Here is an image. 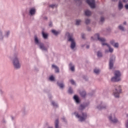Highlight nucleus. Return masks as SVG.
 Listing matches in <instances>:
<instances>
[{"instance_id":"24","label":"nucleus","mask_w":128,"mask_h":128,"mask_svg":"<svg viewBox=\"0 0 128 128\" xmlns=\"http://www.w3.org/2000/svg\"><path fill=\"white\" fill-rule=\"evenodd\" d=\"M80 95L81 96H82V98H84L86 95V92H85V91H82L80 92Z\"/></svg>"},{"instance_id":"16","label":"nucleus","mask_w":128,"mask_h":128,"mask_svg":"<svg viewBox=\"0 0 128 128\" xmlns=\"http://www.w3.org/2000/svg\"><path fill=\"white\" fill-rule=\"evenodd\" d=\"M122 8H124V4H122V1L120 0L118 3V10H122Z\"/></svg>"},{"instance_id":"38","label":"nucleus","mask_w":128,"mask_h":128,"mask_svg":"<svg viewBox=\"0 0 128 128\" xmlns=\"http://www.w3.org/2000/svg\"><path fill=\"white\" fill-rule=\"evenodd\" d=\"M75 2L78 4H82V0H75Z\"/></svg>"},{"instance_id":"46","label":"nucleus","mask_w":128,"mask_h":128,"mask_svg":"<svg viewBox=\"0 0 128 128\" xmlns=\"http://www.w3.org/2000/svg\"><path fill=\"white\" fill-rule=\"evenodd\" d=\"M123 24L126 26V22H124V23H123Z\"/></svg>"},{"instance_id":"13","label":"nucleus","mask_w":128,"mask_h":128,"mask_svg":"<svg viewBox=\"0 0 128 128\" xmlns=\"http://www.w3.org/2000/svg\"><path fill=\"white\" fill-rule=\"evenodd\" d=\"M39 46L40 49L42 50H48V47H46L44 44L42 43H40V45L38 46Z\"/></svg>"},{"instance_id":"40","label":"nucleus","mask_w":128,"mask_h":128,"mask_svg":"<svg viewBox=\"0 0 128 128\" xmlns=\"http://www.w3.org/2000/svg\"><path fill=\"white\" fill-rule=\"evenodd\" d=\"M70 82L72 84H76V83L74 82V81L73 80H70Z\"/></svg>"},{"instance_id":"34","label":"nucleus","mask_w":128,"mask_h":128,"mask_svg":"<svg viewBox=\"0 0 128 128\" xmlns=\"http://www.w3.org/2000/svg\"><path fill=\"white\" fill-rule=\"evenodd\" d=\"M110 44L114 46V44H116V42H114V40H111L110 41Z\"/></svg>"},{"instance_id":"19","label":"nucleus","mask_w":128,"mask_h":128,"mask_svg":"<svg viewBox=\"0 0 128 128\" xmlns=\"http://www.w3.org/2000/svg\"><path fill=\"white\" fill-rule=\"evenodd\" d=\"M69 68L72 72H74V65L72 63H70L69 64Z\"/></svg>"},{"instance_id":"31","label":"nucleus","mask_w":128,"mask_h":128,"mask_svg":"<svg viewBox=\"0 0 128 128\" xmlns=\"http://www.w3.org/2000/svg\"><path fill=\"white\" fill-rule=\"evenodd\" d=\"M90 22V20L88 18H86L85 20V24H88Z\"/></svg>"},{"instance_id":"27","label":"nucleus","mask_w":128,"mask_h":128,"mask_svg":"<svg viewBox=\"0 0 128 128\" xmlns=\"http://www.w3.org/2000/svg\"><path fill=\"white\" fill-rule=\"evenodd\" d=\"M86 108V106L81 104L79 107V110H82Z\"/></svg>"},{"instance_id":"15","label":"nucleus","mask_w":128,"mask_h":128,"mask_svg":"<svg viewBox=\"0 0 128 128\" xmlns=\"http://www.w3.org/2000/svg\"><path fill=\"white\" fill-rule=\"evenodd\" d=\"M52 68H54L55 70V72L56 74H59L60 73V68H58V66H56L55 64H52Z\"/></svg>"},{"instance_id":"6","label":"nucleus","mask_w":128,"mask_h":128,"mask_svg":"<svg viewBox=\"0 0 128 128\" xmlns=\"http://www.w3.org/2000/svg\"><path fill=\"white\" fill-rule=\"evenodd\" d=\"M73 114L75 116L76 118H78L80 122H84L88 118V114L86 113H81L80 112H76Z\"/></svg>"},{"instance_id":"20","label":"nucleus","mask_w":128,"mask_h":128,"mask_svg":"<svg viewBox=\"0 0 128 128\" xmlns=\"http://www.w3.org/2000/svg\"><path fill=\"white\" fill-rule=\"evenodd\" d=\"M85 14L87 16H92V12H90L88 10H85Z\"/></svg>"},{"instance_id":"43","label":"nucleus","mask_w":128,"mask_h":128,"mask_svg":"<svg viewBox=\"0 0 128 128\" xmlns=\"http://www.w3.org/2000/svg\"><path fill=\"white\" fill-rule=\"evenodd\" d=\"M126 10H128V4H126L124 6Z\"/></svg>"},{"instance_id":"1","label":"nucleus","mask_w":128,"mask_h":128,"mask_svg":"<svg viewBox=\"0 0 128 128\" xmlns=\"http://www.w3.org/2000/svg\"><path fill=\"white\" fill-rule=\"evenodd\" d=\"M91 40H98V42H102V46H106L108 48L110 52H114V48L110 47L109 44L104 42H106V38L100 37V34L97 33L95 34L94 36L91 37Z\"/></svg>"},{"instance_id":"3","label":"nucleus","mask_w":128,"mask_h":128,"mask_svg":"<svg viewBox=\"0 0 128 128\" xmlns=\"http://www.w3.org/2000/svg\"><path fill=\"white\" fill-rule=\"evenodd\" d=\"M113 90V96L116 98H120V94L122 92V86L120 84H114Z\"/></svg>"},{"instance_id":"41","label":"nucleus","mask_w":128,"mask_h":128,"mask_svg":"<svg viewBox=\"0 0 128 128\" xmlns=\"http://www.w3.org/2000/svg\"><path fill=\"white\" fill-rule=\"evenodd\" d=\"M49 26H50V28H52V22H49Z\"/></svg>"},{"instance_id":"14","label":"nucleus","mask_w":128,"mask_h":128,"mask_svg":"<svg viewBox=\"0 0 128 128\" xmlns=\"http://www.w3.org/2000/svg\"><path fill=\"white\" fill-rule=\"evenodd\" d=\"M34 42L36 44L37 46H40V44H42V42H40V40L36 36H34Z\"/></svg>"},{"instance_id":"4","label":"nucleus","mask_w":128,"mask_h":128,"mask_svg":"<svg viewBox=\"0 0 128 128\" xmlns=\"http://www.w3.org/2000/svg\"><path fill=\"white\" fill-rule=\"evenodd\" d=\"M122 73L118 70H116L114 72V76L111 78V82H118L122 80Z\"/></svg>"},{"instance_id":"44","label":"nucleus","mask_w":128,"mask_h":128,"mask_svg":"<svg viewBox=\"0 0 128 128\" xmlns=\"http://www.w3.org/2000/svg\"><path fill=\"white\" fill-rule=\"evenodd\" d=\"M62 120H63V122H66V118H64V117H63L62 118Z\"/></svg>"},{"instance_id":"18","label":"nucleus","mask_w":128,"mask_h":128,"mask_svg":"<svg viewBox=\"0 0 128 128\" xmlns=\"http://www.w3.org/2000/svg\"><path fill=\"white\" fill-rule=\"evenodd\" d=\"M52 32L53 34H54V36H58V34H60V32L54 30H52Z\"/></svg>"},{"instance_id":"28","label":"nucleus","mask_w":128,"mask_h":128,"mask_svg":"<svg viewBox=\"0 0 128 128\" xmlns=\"http://www.w3.org/2000/svg\"><path fill=\"white\" fill-rule=\"evenodd\" d=\"M113 46L116 48H118V46H120V44H118V42H115Z\"/></svg>"},{"instance_id":"17","label":"nucleus","mask_w":128,"mask_h":128,"mask_svg":"<svg viewBox=\"0 0 128 128\" xmlns=\"http://www.w3.org/2000/svg\"><path fill=\"white\" fill-rule=\"evenodd\" d=\"M52 105L54 106V108H58V102H56L55 101L52 100L51 102Z\"/></svg>"},{"instance_id":"48","label":"nucleus","mask_w":128,"mask_h":128,"mask_svg":"<svg viewBox=\"0 0 128 128\" xmlns=\"http://www.w3.org/2000/svg\"><path fill=\"white\" fill-rule=\"evenodd\" d=\"M105 52H108V50H105Z\"/></svg>"},{"instance_id":"35","label":"nucleus","mask_w":128,"mask_h":128,"mask_svg":"<svg viewBox=\"0 0 128 128\" xmlns=\"http://www.w3.org/2000/svg\"><path fill=\"white\" fill-rule=\"evenodd\" d=\"M100 22H104V18L103 16L101 17Z\"/></svg>"},{"instance_id":"2","label":"nucleus","mask_w":128,"mask_h":128,"mask_svg":"<svg viewBox=\"0 0 128 128\" xmlns=\"http://www.w3.org/2000/svg\"><path fill=\"white\" fill-rule=\"evenodd\" d=\"M12 64L15 70H20L22 68V63L20 62V57L18 52H14L13 54V59L12 60Z\"/></svg>"},{"instance_id":"37","label":"nucleus","mask_w":128,"mask_h":128,"mask_svg":"<svg viewBox=\"0 0 128 128\" xmlns=\"http://www.w3.org/2000/svg\"><path fill=\"white\" fill-rule=\"evenodd\" d=\"M125 126L126 128H128V119L126 122Z\"/></svg>"},{"instance_id":"12","label":"nucleus","mask_w":128,"mask_h":128,"mask_svg":"<svg viewBox=\"0 0 128 128\" xmlns=\"http://www.w3.org/2000/svg\"><path fill=\"white\" fill-rule=\"evenodd\" d=\"M36 8H32L29 10V16H34L36 14Z\"/></svg>"},{"instance_id":"21","label":"nucleus","mask_w":128,"mask_h":128,"mask_svg":"<svg viewBox=\"0 0 128 128\" xmlns=\"http://www.w3.org/2000/svg\"><path fill=\"white\" fill-rule=\"evenodd\" d=\"M74 98L76 102V104H80V100L78 99V96L75 95L74 96Z\"/></svg>"},{"instance_id":"25","label":"nucleus","mask_w":128,"mask_h":128,"mask_svg":"<svg viewBox=\"0 0 128 128\" xmlns=\"http://www.w3.org/2000/svg\"><path fill=\"white\" fill-rule=\"evenodd\" d=\"M119 30H122V32H125L126 30V28H124L122 25H120L118 26Z\"/></svg>"},{"instance_id":"23","label":"nucleus","mask_w":128,"mask_h":128,"mask_svg":"<svg viewBox=\"0 0 128 128\" xmlns=\"http://www.w3.org/2000/svg\"><path fill=\"white\" fill-rule=\"evenodd\" d=\"M57 84L58 86H60V88H64V83H60L59 82H57Z\"/></svg>"},{"instance_id":"36","label":"nucleus","mask_w":128,"mask_h":128,"mask_svg":"<svg viewBox=\"0 0 128 128\" xmlns=\"http://www.w3.org/2000/svg\"><path fill=\"white\" fill-rule=\"evenodd\" d=\"M68 92H69V94H72V89L71 88H70Z\"/></svg>"},{"instance_id":"45","label":"nucleus","mask_w":128,"mask_h":128,"mask_svg":"<svg viewBox=\"0 0 128 128\" xmlns=\"http://www.w3.org/2000/svg\"><path fill=\"white\" fill-rule=\"evenodd\" d=\"M128 0H122L123 2H128Z\"/></svg>"},{"instance_id":"30","label":"nucleus","mask_w":128,"mask_h":128,"mask_svg":"<svg viewBox=\"0 0 128 128\" xmlns=\"http://www.w3.org/2000/svg\"><path fill=\"white\" fill-rule=\"evenodd\" d=\"M100 70L99 69H96H96L94 70V72L95 74H100Z\"/></svg>"},{"instance_id":"47","label":"nucleus","mask_w":128,"mask_h":128,"mask_svg":"<svg viewBox=\"0 0 128 128\" xmlns=\"http://www.w3.org/2000/svg\"><path fill=\"white\" fill-rule=\"evenodd\" d=\"M86 48H90V46L87 45L86 46Z\"/></svg>"},{"instance_id":"32","label":"nucleus","mask_w":128,"mask_h":128,"mask_svg":"<svg viewBox=\"0 0 128 128\" xmlns=\"http://www.w3.org/2000/svg\"><path fill=\"white\" fill-rule=\"evenodd\" d=\"M82 22V20H76V26H78Z\"/></svg>"},{"instance_id":"29","label":"nucleus","mask_w":128,"mask_h":128,"mask_svg":"<svg viewBox=\"0 0 128 128\" xmlns=\"http://www.w3.org/2000/svg\"><path fill=\"white\" fill-rule=\"evenodd\" d=\"M97 56L98 58H102V54L100 51H98L97 53Z\"/></svg>"},{"instance_id":"7","label":"nucleus","mask_w":128,"mask_h":128,"mask_svg":"<svg viewBox=\"0 0 128 128\" xmlns=\"http://www.w3.org/2000/svg\"><path fill=\"white\" fill-rule=\"evenodd\" d=\"M10 31L6 30L4 32H4L0 28V40H4V38H8L10 37Z\"/></svg>"},{"instance_id":"49","label":"nucleus","mask_w":128,"mask_h":128,"mask_svg":"<svg viewBox=\"0 0 128 128\" xmlns=\"http://www.w3.org/2000/svg\"><path fill=\"white\" fill-rule=\"evenodd\" d=\"M114 2H118V0H112Z\"/></svg>"},{"instance_id":"10","label":"nucleus","mask_w":128,"mask_h":128,"mask_svg":"<svg viewBox=\"0 0 128 128\" xmlns=\"http://www.w3.org/2000/svg\"><path fill=\"white\" fill-rule=\"evenodd\" d=\"M86 2L91 8H96V1L94 0H86Z\"/></svg>"},{"instance_id":"42","label":"nucleus","mask_w":128,"mask_h":128,"mask_svg":"<svg viewBox=\"0 0 128 128\" xmlns=\"http://www.w3.org/2000/svg\"><path fill=\"white\" fill-rule=\"evenodd\" d=\"M81 36H82V38H84L85 36H86V35L84 34H81Z\"/></svg>"},{"instance_id":"33","label":"nucleus","mask_w":128,"mask_h":128,"mask_svg":"<svg viewBox=\"0 0 128 128\" xmlns=\"http://www.w3.org/2000/svg\"><path fill=\"white\" fill-rule=\"evenodd\" d=\"M50 80H51L52 82H54V76H52L49 78Z\"/></svg>"},{"instance_id":"26","label":"nucleus","mask_w":128,"mask_h":128,"mask_svg":"<svg viewBox=\"0 0 128 128\" xmlns=\"http://www.w3.org/2000/svg\"><path fill=\"white\" fill-rule=\"evenodd\" d=\"M42 36L44 40H46L48 38V35L46 33H44V32H42Z\"/></svg>"},{"instance_id":"8","label":"nucleus","mask_w":128,"mask_h":128,"mask_svg":"<svg viewBox=\"0 0 128 128\" xmlns=\"http://www.w3.org/2000/svg\"><path fill=\"white\" fill-rule=\"evenodd\" d=\"M108 118L112 124H118L120 122L118 118L116 116V113H112L108 116Z\"/></svg>"},{"instance_id":"11","label":"nucleus","mask_w":128,"mask_h":128,"mask_svg":"<svg viewBox=\"0 0 128 128\" xmlns=\"http://www.w3.org/2000/svg\"><path fill=\"white\" fill-rule=\"evenodd\" d=\"M108 108V104L104 102H101L100 104L97 106L98 110H103L104 108Z\"/></svg>"},{"instance_id":"22","label":"nucleus","mask_w":128,"mask_h":128,"mask_svg":"<svg viewBox=\"0 0 128 128\" xmlns=\"http://www.w3.org/2000/svg\"><path fill=\"white\" fill-rule=\"evenodd\" d=\"M59 122L58 119H56L55 120V128H60V126H58Z\"/></svg>"},{"instance_id":"39","label":"nucleus","mask_w":128,"mask_h":128,"mask_svg":"<svg viewBox=\"0 0 128 128\" xmlns=\"http://www.w3.org/2000/svg\"><path fill=\"white\" fill-rule=\"evenodd\" d=\"M56 6V4H52L51 5H50V7L52 8H54Z\"/></svg>"},{"instance_id":"5","label":"nucleus","mask_w":128,"mask_h":128,"mask_svg":"<svg viewBox=\"0 0 128 128\" xmlns=\"http://www.w3.org/2000/svg\"><path fill=\"white\" fill-rule=\"evenodd\" d=\"M66 34L67 36H68V42H70V48L72 50H74V48H76V40H74V36L72 34L67 33Z\"/></svg>"},{"instance_id":"9","label":"nucleus","mask_w":128,"mask_h":128,"mask_svg":"<svg viewBox=\"0 0 128 128\" xmlns=\"http://www.w3.org/2000/svg\"><path fill=\"white\" fill-rule=\"evenodd\" d=\"M115 60L116 56H112L109 62L110 70H112V68H114V62Z\"/></svg>"}]
</instances>
